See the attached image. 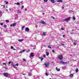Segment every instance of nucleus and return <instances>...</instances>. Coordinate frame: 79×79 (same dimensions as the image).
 Segmentation results:
<instances>
[{
	"instance_id": "obj_49",
	"label": "nucleus",
	"mask_w": 79,
	"mask_h": 79,
	"mask_svg": "<svg viewBox=\"0 0 79 79\" xmlns=\"http://www.w3.org/2000/svg\"><path fill=\"white\" fill-rule=\"evenodd\" d=\"M13 26L12 24H10V26L11 27V26Z\"/></svg>"
},
{
	"instance_id": "obj_42",
	"label": "nucleus",
	"mask_w": 79,
	"mask_h": 79,
	"mask_svg": "<svg viewBox=\"0 0 79 79\" xmlns=\"http://www.w3.org/2000/svg\"><path fill=\"white\" fill-rule=\"evenodd\" d=\"M24 8V6H23L22 7L21 9H23Z\"/></svg>"
},
{
	"instance_id": "obj_56",
	"label": "nucleus",
	"mask_w": 79,
	"mask_h": 79,
	"mask_svg": "<svg viewBox=\"0 0 79 79\" xmlns=\"http://www.w3.org/2000/svg\"><path fill=\"white\" fill-rule=\"evenodd\" d=\"M33 49H34V50H35V48H33Z\"/></svg>"
},
{
	"instance_id": "obj_36",
	"label": "nucleus",
	"mask_w": 79,
	"mask_h": 79,
	"mask_svg": "<svg viewBox=\"0 0 79 79\" xmlns=\"http://www.w3.org/2000/svg\"><path fill=\"white\" fill-rule=\"evenodd\" d=\"M17 4L18 5H19V3L18 2H17Z\"/></svg>"
},
{
	"instance_id": "obj_23",
	"label": "nucleus",
	"mask_w": 79,
	"mask_h": 79,
	"mask_svg": "<svg viewBox=\"0 0 79 79\" xmlns=\"http://www.w3.org/2000/svg\"><path fill=\"white\" fill-rule=\"evenodd\" d=\"M4 27H5V28H6V27H7V26H6V25H4Z\"/></svg>"
},
{
	"instance_id": "obj_25",
	"label": "nucleus",
	"mask_w": 79,
	"mask_h": 79,
	"mask_svg": "<svg viewBox=\"0 0 79 79\" xmlns=\"http://www.w3.org/2000/svg\"><path fill=\"white\" fill-rule=\"evenodd\" d=\"M12 66H15V64H14L13 63L12 64Z\"/></svg>"
},
{
	"instance_id": "obj_10",
	"label": "nucleus",
	"mask_w": 79,
	"mask_h": 79,
	"mask_svg": "<svg viewBox=\"0 0 79 79\" xmlns=\"http://www.w3.org/2000/svg\"><path fill=\"white\" fill-rule=\"evenodd\" d=\"M16 26V23H14L12 24V26H13V27H15V26Z\"/></svg>"
},
{
	"instance_id": "obj_58",
	"label": "nucleus",
	"mask_w": 79,
	"mask_h": 79,
	"mask_svg": "<svg viewBox=\"0 0 79 79\" xmlns=\"http://www.w3.org/2000/svg\"><path fill=\"white\" fill-rule=\"evenodd\" d=\"M57 48H59V46H58L57 47Z\"/></svg>"
},
{
	"instance_id": "obj_44",
	"label": "nucleus",
	"mask_w": 79,
	"mask_h": 79,
	"mask_svg": "<svg viewBox=\"0 0 79 79\" xmlns=\"http://www.w3.org/2000/svg\"><path fill=\"white\" fill-rule=\"evenodd\" d=\"M5 4H8V2H6V3H5Z\"/></svg>"
},
{
	"instance_id": "obj_9",
	"label": "nucleus",
	"mask_w": 79,
	"mask_h": 79,
	"mask_svg": "<svg viewBox=\"0 0 79 79\" xmlns=\"http://www.w3.org/2000/svg\"><path fill=\"white\" fill-rule=\"evenodd\" d=\"M30 55L31 57H34V53H30Z\"/></svg>"
},
{
	"instance_id": "obj_29",
	"label": "nucleus",
	"mask_w": 79,
	"mask_h": 79,
	"mask_svg": "<svg viewBox=\"0 0 79 79\" xmlns=\"http://www.w3.org/2000/svg\"><path fill=\"white\" fill-rule=\"evenodd\" d=\"M24 27H25V26H23L22 27V29H24Z\"/></svg>"
},
{
	"instance_id": "obj_54",
	"label": "nucleus",
	"mask_w": 79,
	"mask_h": 79,
	"mask_svg": "<svg viewBox=\"0 0 79 79\" xmlns=\"http://www.w3.org/2000/svg\"><path fill=\"white\" fill-rule=\"evenodd\" d=\"M62 8H63V9H64V7H62Z\"/></svg>"
},
{
	"instance_id": "obj_62",
	"label": "nucleus",
	"mask_w": 79,
	"mask_h": 79,
	"mask_svg": "<svg viewBox=\"0 0 79 79\" xmlns=\"http://www.w3.org/2000/svg\"><path fill=\"white\" fill-rule=\"evenodd\" d=\"M5 2H6V1H5Z\"/></svg>"
},
{
	"instance_id": "obj_12",
	"label": "nucleus",
	"mask_w": 79,
	"mask_h": 79,
	"mask_svg": "<svg viewBox=\"0 0 79 79\" xmlns=\"http://www.w3.org/2000/svg\"><path fill=\"white\" fill-rule=\"evenodd\" d=\"M24 40V39H21L20 40H19L18 41L19 42H23Z\"/></svg>"
},
{
	"instance_id": "obj_30",
	"label": "nucleus",
	"mask_w": 79,
	"mask_h": 79,
	"mask_svg": "<svg viewBox=\"0 0 79 79\" xmlns=\"http://www.w3.org/2000/svg\"><path fill=\"white\" fill-rule=\"evenodd\" d=\"M19 65V64H15V66H18Z\"/></svg>"
},
{
	"instance_id": "obj_8",
	"label": "nucleus",
	"mask_w": 79,
	"mask_h": 79,
	"mask_svg": "<svg viewBox=\"0 0 79 79\" xmlns=\"http://www.w3.org/2000/svg\"><path fill=\"white\" fill-rule=\"evenodd\" d=\"M39 59H40V60H41V61H43V60H44V58H43V57H39Z\"/></svg>"
},
{
	"instance_id": "obj_11",
	"label": "nucleus",
	"mask_w": 79,
	"mask_h": 79,
	"mask_svg": "<svg viewBox=\"0 0 79 79\" xmlns=\"http://www.w3.org/2000/svg\"><path fill=\"white\" fill-rule=\"evenodd\" d=\"M56 69L57 71H60V69H58L57 67H56Z\"/></svg>"
},
{
	"instance_id": "obj_3",
	"label": "nucleus",
	"mask_w": 79,
	"mask_h": 79,
	"mask_svg": "<svg viewBox=\"0 0 79 79\" xmlns=\"http://www.w3.org/2000/svg\"><path fill=\"white\" fill-rule=\"evenodd\" d=\"M70 18H71L69 17V18H67L66 19H65L64 20V21H66L67 22L68 21L70 20Z\"/></svg>"
},
{
	"instance_id": "obj_43",
	"label": "nucleus",
	"mask_w": 79,
	"mask_h": 79,
	"mask_svg": "<svg viewBox=\"0 0 79 79\" xmlns=\"http://www.w3.org/2000/svg\"><path fill=\"white\" fill-rule=\"evenodd\" d=\"M62 36H63V37H65V35H63Z\"/></svg>"
},
{
	"instance_id": "obj_60",
	"label": "nucleus",
	"mask_w": 79,
	"mask_h": 79,
	"mask_svg": "<svg viewBox=\"0 0 79 79\" xmlns=\"http://www.w3.org/2000/svg\"><path fill=\"white\" fill-rule=\"evenodd\" d=\"M72 31H74V29L72 30Z\"/></svg>"
},
{
	"instance_id": "obj_57",
	"label": "nucleus",
	"mask_w": 79,
	"mask_h": 79,
	"mask_svg": "<svg viewBox=\"0 0 79 79\" xmlns=\"http://www.w3.org/2000/svg\"><path fill=\"white\" fill-rule=\"evenodd\" d=\"M43 15H45V13H43Z\"/></svg>"
},
{
	"instance_id": "obj_53",
	"label": "nucleus",
	"mask_w": 79,
	"mask_h": 79,
	"mask_svg": "<svg viewBox=\"0 0 79 79\" xmlns=\"http://www.w3.org/2000/svg\"><path fill=\"white\" fill-rule=\"evenodd\" d=\"M53 19H55V18L54 17H53Z\"/></svg>"
},
{
	"instance_id": "obj_13",
	"label": "nucleus",
	"mask_w": 79,
	"mask_h": 79,
	"mask_svg": "<svg viewBox=\"0 0 79 79\" xmlns=\"http://www.w3.org/2000/svg\"><path fill=\"white\" fill-rule=\"evenodd\" d=\"M42 35L44 36H45V35H46V33L45 32H44L43 33Z\"/></svg>"
},
{
	"instance_id": "obj_61",
	"label": "nucleus",
	"mask_w": 79,
	"mask_h": 79,
	"mask_svg": "<svg viewBox=\"0 0 79 79\" xmlns=\"http://www.w3.org/2000/svg\"><path fill=\"white\" fill-rule=\"evenodd\" d=\"M9 10H11V9H9Z\"/></svg>"
},
{
	"instance_id": "obj_34",
	"label": "nucleus",
	"mask_w": 79,
	"mask_h": 79,
	"mask_svg": "<svg viewBox=\"0 0 79 79\" xmlns=\"http://www.w3.org/2000/svg\"><path fill=\"white\" fill-rule=\"evenodd\" d=\"M29 50H28L26 52H27V53H29Z\"/></svg>"
},
{
	"instance_id": "obj_17",
	"label": "nucleus",
	"mask_w": 79,
	"mask_h": 79,
	"mask_svg": "<svg viewBox=\"0 0 79 79\" xmlns=\"http://www.w3.org/2000/svg\"><path fill=\"white\" fill-rule=\"evenodd\" d=\"M17 13H18L19 14V13H21V11L20 10H18V11H17Z\"/></svg>"
},
{
	"instance_id": "obj_63",
	"label": "nucleus",
	"mask_w": 79,
	"mask_h": 79,
	"mask_svg": "<svg viewBox=\"0 0 79 79\" xmlns=\"http://www.w3.org/2000/svg\"><path fill=\"white\" fill-rule=\"evenodd\" d=\"M6 8H8V7H7V6H6Z\"/></svg>"
},
{
	"instance_id": "obj_64",
	"label": "nucleus",
	"mask_w": 79,
	"mask_h": 79,
	"mask_svg": "<svg viewBox=\"0 0 79 79\" xmlns=\"http://www.w3.org/2000/svg\"><path fill=\"white\" fill-rule=\"evenodd\" d=\"M49 79H51V78H50Z\"/></svg>"
},
{
	"instance_id": "obj_41",
	"label": "nucleus",
	"mask_w": 79,
	"mask_h": 79,
	"mask_svg": "<svg viewBox=\"0 0 79 79\" xmlns=\"http://www.w3.org/2000/svg\"><path fill=\"white\" fill-rule=\"evenodd\" d=\"M3 8H5V5H4L3 6Z\"/></svg>"
},
{
	"instance_id": "obj_47",
	"label": "nucleus",
	"mask_w": 79,
	"mask_h": 79,
	"mask_svg": "<svg viewBox=\"0 0 79 79\" xmlns=\"http://www.w3.org/2000/svg\"><path fill=\"white\" fill-rule=\"evenodd\" d=\"M3 64L4 65V64H6V63H3Z\"/></svg>"
},
{
	"instance_id": "obj_31",
	"label": "nucleus",
	"mask_w": 79,
	"mask_h": 79,
	"mask_svg": "<svg viewBox=\"0 0 79 79\" xmlns=\"http://www.w3.org/2000/svg\"><path fill=\"white\" fill-rule=\"evenodd\" d=\"M73 44H74V45H76V42H74L73 43Z\"/></svg>"
},
{
	"instance_id": "obj_38",
	"label": "nucleus",
	"mask_w": 79,
	"mask_h": 79,
	"mask_svg": "<svg viewBox=\"0 0 79 79\" xmlns=\"http://www.w3.org/2000/svg\"><path fill=\"white\" fill-rule=\"evenodd\" d=\"M11 49H13V47L11 46Z\"/></svg>"
},
{
	"instance_id": "obj_18",
	"label": "nucleus",
	"mask_w": 79,
	"mask_h": 79,
	"mask_svg": "<svg viewBox=\"0 0 79 79\" xmlns=\"http://www.w3.org/2000/svg\"><path fill=\"white\" fill-rule=\"evenodd\" d=\"M46 53L47 56H48V55H49V52H47Z\"/></svg>"
},
{
	"instance_id": "obj_48",
	"label": "nucleus",
	"mask_w": 79,
	"mask_h": 79,
	"mask_svg": "<svg viewBox=\"0 0 79 79\" xmlns=\"http://www.w3.org/2000/svg\"><path fill=\"white\" fill-rule=\"evenodd\" d=\"M25 11H27V9L26 8L25 9Z\"/></svg>"
},
{
	"instance_id": "obj_51",
	"label": "nucleus",
	"mask_w": 79,
	"mask_h": 79,
	"mask_svg": "<svg viewBox=\"0 0 79 79\" xmlns=\"http://www.w3.org/2000/svg\"><path fill=\"white\" fill-rule=\"evenodd\" d=\"M13 50H15V49L13 48Z\"/></svg>"
},
{
	"instance_id": "obj_19",
	"label": "nucleus",
	"mask_w": 79,
	"mask_h": 79,
	"mask_svg": "<svg viewBox=\"0 0 79 79\" xmlns=\"http://www.w3.org/2000/svg\"><path fill=\"white\" fill-rule=\"evenodd\" d=\"M78 69L77 68L76 69L75 71H76V73H77V72H78Z\"/></svg>"
},
{
	"instance_id": "obj_45",
	"label": "nucleus",
	"mask_w": 79,
	"mask_h": 79,
	"mask_svg": "<svg viewBox=\"0 0 79 79\" xmlns=\"http://www.w3.org/2000/svg\"><path fill=\"white\" fill-rule=\"evenodd\" d=\"M23 52V51H20L19 52V53H21Z\"/></svg>"
},
{
	"instance_id": "obj_4",
	"label": "nucleus",
	"mask_w": 79,
	"mask_h": 79,
	"mask_svg": "<svg viewBox=\"0 0 79 79\" xmlns=\"http://www.w3.org/2000/svg\"><path fill=\"white\" fill-rule=\"evenodd\" d=\"M40 23H41V24H47L46 23H45V21H44V20H41L40 21Z\"/></svg>"
},
{
	"instance_id": "obj_2",
	"label": "nucleus",
	"mask_w": 79,
	"mask_h": 79,
	"mask_svg": "<svg viewBox=\"0 0 79 79\" xmlns=\"http://www.w3.org/2000/svg\"><path fill=\"white\" fill-rule=\"evenodd\" d=\"M44 65L47 68L50 65V64H49V62H45V63L44 64Z\"/></svg>"
},
{
	"instance_id": "obj_15",
	"label": "nucleus",
	"mask_w": 79,
	"mask_h": 79,
	"mask_svg": "<svg viewBox=\"0 0 79 79\" xmlns=\"http://www.w3.org/2000/svg\"><path fill=\"white\" fill-rule=\"evenodd\" d=\"M73 74H71L70 75V77H73Z\"/></svg>"
},
{
	"instance_id": "obj_50",
	"label": "nucleus",
	"mask_w": 79,
	"mask_h": 79,
	"mask_svg": "<svg viewBox=\"0 0 79 79\" xmlns=\"http://www.w3.org/2000/svg\"><path fill=\"white\" fill-rule=\"evenodd\" d=\"M1 13H2V11L0 10V14H1Z\"/></svg>"
},
{
	"instance_id": "obj_27",
	"label": "nucleus",
	"mask_w": 79,
	"mask_h": 79,
	"mask_svg": "<svg viewBox=\"0 0 79 79\" xmlns=\"http://www.w3.org/2000/svg\"><path fill=\"white\" fill-rule=\"evenodd\" d=\"M46 76H48V73H46Z\"/></svg>"
},
{
	"instance_id": "obj_32",
	"label": "nucleus",
	"mask_w": 79,
	"mask_h": 79,
	"mask_svg": "<svg viewBox=\"0 0 79 79\" xmlns=\"http://www.w3.org/2000/svg\"><path fill=\"white\" fill-rule=\"evenodd\" d=\"M8 64H11V62H10V61L9 62Z\"/></svg>"
},
{
	"instance_id": "obj_55",
	"label": "nucleus",
	"mask_w": 79,
	"mask_h": 79,
	"mask_svg": "<svg viewBox=\"0 0 79 79\" xmlns=\"http://www.w3.org/2000/svg\"><path fill=\"white\" fill-rule=\"evenodd\" d=\"M22 31H24V29H22Z\"/></svg>"
},
{
	"instance_id": "obj_26",
	"label": "nucleus",
	"mask_w": 79,
	"mask_h": 79,
	"mask_svg": "<svg viewBox=\"0 0 79 79\" xmlns=\"http://www.w3.org/2000/svg\"><path fill=\"white\" fill-rule=\"evenodd\" d=\"M23 61H26V59H23Z\"/></svg>"
},
{
	"instance_id": "obj_24",
	"label": "nucleus",
	"mask_w": 79,
	"mask_h": 79,
	"mask_svg": "<svg viewBox=\"0 0 79 79\" xmlns=\"http://www.w3.org/2000/svg\"><path fill=\"white\" fill-rule=\"evenodd\" d=\"M6 23H9V20H6Z\"/></svg>"
},
{
	"instance_id": "obj_6",
	"label": "nucleus",
	"mask_w": 79,
	"mask_h": 79,
	"mask_svg": "<svg viewBox=\"0 0 79 79\" xmlns=\"http://www.w3.org/2000/svg\"><path fill=\"white\" fill-rule=\"evenodd\" d=\"M3 75L5 77H8V73H4L3 74Z\"/></svg>"
},
{
	"instance_id": "obj_35",
	"label": "nucleus",
	"mask_w": 79,
	"mask_h": 79,
	"mask_svg": "<svg viewBox=\"0 0 79 79\" xmlns=\"http://www.w3.org/2000/svg\"><path fill=\"white\" fill-rule=\"evenodd\" d=\"M61 44L62 45V46H64V44L61 43Z\"/></svg>"
},
{
	"instance_id": "obj_46",
	"label": "nucleus",
	"mask_w": 79,
	"mask_h": 79,
	"mask_svg": "<svg viewBox=\"0 0 79 79\" xmlns=\"http://www.w3.org/2000/svg\"><path fill=\"white\" fill-rule=\"evenodd\" d=\"M25 51H26V50H23L22 51V52H25Z\"/></svg>"
},
{
	"instance_id": "obj_16",
	"label": "nucleus",
	"mask_w": 79,
	"mask_h": 79,
	"mask_svg": "<svg viewBox=\"0 0 79 79\" xmlns=\"http://www.w3.org/2000/svg\"><path fill=\"white\" fill-rule=\"evenodd\" d=\"M50 1H51V2H52V3H55V0H50Z\"/></svg>"
},
{
	"instance_id": "obj_14",
	"label": "nucleus",
	"mask_w": 79,
	"mask_h": 79,
	"mask_svg": "<svg viewBox=\"0 0 79 79\" xmlns=\"http://www.w3.org/2000/svg\"><path fill=\"white\" fill-rule=\"evenodd\" d=\"M28 76H32V74H31V73L30 72L29 74L28 75Z\"/></svg>"
},
{
	"instance_id": "obj_33",
	"label": "nucleus",
	"mask_w": 79,
	"mask_h": 79,
	"mask_svg": "<svg viewBox=\"0 0 79 79\" xmlns=\"http://www.w3.org/2000/svg\"><path fill=\"white\" fill-rule=\"evenodd\" d=\"M52 52H53V53H54L55 52V50H52Z\"/></svg>"
},
{
	"instance_id": "obj_20",
	"label": "nucleus",
	"mask_w": 79,
	"mask_h": 79,
	"mask_svg": "<svg viewBox=\"0 0 79 79\" xmlns=\"http://www.w3.org/2000/svg\"><path fill=\"white\" fill-rule=\"evenodd\" d=\"M57 2H62V0H59L57 1Z\"/></svg>"
},
{
	"instance_id": "obj_22",
	"label": "nucleus",
	"mask_w": 79,
	"mask_h": 79,
	"mask_svg": "<svg viewBox=\"0 0 79 79\" xmlns=\"http://www.w3.org/2000/svg\"><path fill=\"white\" fill-rule=\"evenodd\" d=\"M73 18L74 20H76V18L74 17H73Z\"/></svg>"
},
{
	"instance_id": "obj_5",
	"label": "nucleus",
	"mask_w": 79,
	"mask_h": 79,
	"mask_svg": "<svg viewBox=\"0 0 79 79\" xmlns=\"http://www.w3.org/2000/svg\"><path fill=\"white\" fill-rule=\"evenodd\" d=\"M60 63L62 64H67V62H64L62 61H60Z\"/></svg>"
},
{
	"instance_id": "obj_21",
	"label": "nucleus",
	"mask_w": 79,
	"mask_h": 79,
	"mask_svg": "<svg viewBox=\"0 0 79 79\" xmlns=\"http://www.w3.org/2000/svg\"><path fill=\"white\" fill-rule=\"evenodd\" d=\"M48 47L49 48H52V47H51L50 45H48Z\"/></svg>"
},
{
	"instance_id": "obj_39",
	"label": "nucleus",
	"mask_w": 79,
	"mask_h": 79,
	"mask_svg": "<svg viewBox=\"0 0 79 79\" xmlns=\"http://www.w3.org/2000/svg\"><path fill=\"white\" fill-rule=\"evenodd\" d=\"M61 30H62V31H63V30H64V29L63 28H61Z\"/></svg>"
},
{
	"instance_id": "obj_37",
	"label": "nucleus",
	"mask_w": 79,
	"mask_h": 79,
	"mask_svg": "<svg viewBox=\"0 0 79 79\" xmlns=\"http://www.w3.org/2000/svg\"><path fill=\"white\" fill-rule=\"evenodd\" d=\"M0 24H1V26H3V23H0Z\"/></svg>"
},
{
	"instance_id": "obj_52",
	"label": "nucleus",
	"mask_w": 79,
	"mask_h": 79,
	"mask_svg": "<svg viewBox=\"0 0 79 79\" xmlns=\"http://www.w3.org/2000/svg\"><path fill=\"white\" fill-rule=\"evenodd\" d=\"M6 10L7 11H8V9H6Z\"/></svg>"
},
{
	"instance_id": "obj_40",
	"label": "nucleus",
	"mask_w": 79,
	"mask_h": 79,
	"mask_svg": "<svg viewBox=\"0 0 79 79\" xmlns=\"http://www.w3.org/2000/svg\"><path fill=\"white\" fill-rule=\"evenodd\" d=\"M43 57H44V58H45L46 57L45 55H44Z\"/></svg>"
},
{
	"instance_id": "obj_7",
	"label": "nucleus",
	"mask_w": 79,
	"mask_h": 79,
	"mask_svg": "<svg viewBox=\"0 0 79 79\" xmlns=\"http://www.w3.org/2000/svg\"><path fill=\"white\" fill-rule=\"evenodd\" d=\"M29 29L28 27H26L25 28V31L26 32H29Z\"/></svg>"
},
{
	"instance_id": "obj_28",
	"label": "nucleus",
	"mask_w": 79,
	"mask_h": 79,
	"mask_svg": "<svg viewBox=\"0 0 79 79\" xmlns=\"http://www.w3.org/2000/svg\"><path fill=\"white\" fill-rule=\"evenodd\" d=\"M48 1V0H44V2H47Z\"/></svg>"
},
{
	"instance_id": "obj_59",
	"label": "nucleus",
	"mask_w": 79,
	"mask_h": 79,
	"mask_svg": "<svg viewBox=\"0 0 79 79\" xmlns=\"http://www.w3.org/2000/svg\"><path fill=\"white\" fill-rule=\"evenodd\" d=\"M23 75H26V74H23Z\"/></svg>"
},
{
	"instance_id": "obj_1",
	"label": "nucleus",
	"mask_w": 79,
	"mask_h": 79,
	"mask_svg": "<svg viewBox=\"0 0 79 79\" xmlns=\"http://www.w3.org/2000/svg\"><path fill=\"white\" fill-rule=\"evenodd\" d=\"M58 58L60 60H62L63 59V55H58Z\"/></svg>"
}]
</instances>
